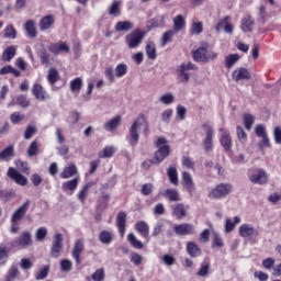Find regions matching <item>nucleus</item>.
I'll return each instance as SVG.
<instances>
[{"label": "nucleus", "instance_id": "f257e3e1", "mask_svg": "<svg viewBox=\"0 0 281 281\" xmlns=\"http://www.w3.org/2000/svg\"><path fill=\"white\" fill-rule=\"evenodd\" d=\"M142 126L144 127L145 135H148V125L146 124V116H144V114L138 115L128 128L126 142L130 146L135 147L139 144V132L142 131Z\"/></svg>", "mask_w": 281, "mask_h": 281}, {"label": "nucleus", "instance_id": "f03ea898", "mask_svg": "<svg viewBox=\"0 0 281 281\" xmlns=\"http://www.w3.org/2000/svg\"><path fill=\"white\" fill-rule=\"evenodd\" d=\"M193 60L195 63H211V60H216L218 54L214 50H210V44L204 43L201 47L193 50L192 53Z\"/></svg>", "mask_w": 281, "mask_h": 281}, {"label": "nucleus", "instance_id": "7ed1b4c3", "mask_svg": "<svg viewBox=\"0 0 281 281\" xmlns=\"http://www.w3.org/2000/svg\"><path fill=\"white\" fill-rule=\"evenodd\" d=\"M233 190L234 187L231 183H220L207 193V196L213 201H218L232 194Z\"/></svg>", "mask_w": 281, "mask_h": 281}, {"label": "nucleus", "instance_id": "20e7f679", "mask_svg": "<svg viewBox=\"0 0 281 281\" xmlns=\"http://www.w3.org/2000/svg\"><path fill=\"white\" fill-rule=\"evenodd\" d=\"M248 179L255 186H267L269 183V173L262 168H254L248 171Z\"/></svg>", "mask_w": 281, "mask_h": 281}, {"label": "nucleus", "instance_id": "39448f33", "mask_svg": "<svg viewBox=\"0 0 281 281\" xmlns=\"http://www.w3.org/2000/svg\"><path fill=\"white\" fill-rule=\"evenodd\" d=\"M156 146L158 150L154 155V164L159 165L170 155V146L168 145V140L164 137H159L156 140Z\"/></svg>", "mask_w": 281, "mask_h": 281}, {"label": "nucleus", "instance_id": "423d86ee", "mask_svg": "<svg viewBox=\"0 0 281 281\" xmlns=\"http://www.w3.org/2000/svg\"><path fill=\"white\" fill-rule=\"evenodd\" d=\"M144 36H146V33L140 29H136L125 36V43L130 49H137V46L142 45Z\"/></svg>", "mask_w": 281, "mask_h": 281}, {"label": "nucleus", "instance_id": "0eeeda50", "mask_svg": "<svg viewBox=\"0 0 281 281\" xmlns=\"http://www.w3.org/2000/svg\"><path fill=\"white\" fill-rule=\"evenodd\" d=\"M239 236L249 239L258 238L260 231L254 224L245 223L239 226Z\"/></svg>", "mask_w": 281, "mask_h": 281}, {"label": "nucleus", "instance_id": "6e6552de", "mask_svg": "<svg viewBox=\"0 0 281 281\" xmlns=\"http://www.w3.org/2000/svg\"><path fill=\"white\" fill-rule=\"evenodd\" d=\"M194 69H196V66L191 61L187 64H181L177 70L180 82H183V83L190 82V70L194 71Z\"/></svg>", "mask_w": 281, "mask_h": 281}, {"label": "nucleus", "instance_id": "1a4fd4ad", "mask_svg": "<svg viewBox=\"0 0 281 281\" xmlns=\"http://www.w3.org/2000/svg\"><path fill=\"white\" fill-rule=\"evenodd\" d=\"M30 200H26L22 205H20L11 215L10 223H21L25 215L27 214V210H30Z\"/></svg>", "mask_w": 281, "mask_h": 281}, {"label": "nucleus", "instance_id": "9d476101", "mask_svg": "<svg viewBox=\"0 0 281 281\" xmlns=\"http://www.w3.org/2000/svg\"><path fill=\"white\" fill-rule=\"evenodd\" d=\"M182 186L186 192H188V194H190L191 196H194V192H196V186L194 184L192 175H190V172L188 171L182 172Z\"/></svg>", "mask_w": 281, "mask_h": 281}, {"label": "nucleus", "instance_id": "9b49d317", "mask_svg": "<svg viewBox=\"0 0 281 281\" xmlns=\"http://www.w3.org/2000/svg\"><path fill=\"white\" fill-rule=\"evenodd\" d=\"M7 176L18 186H27V178L19 172L14 167H9Z\"/></svg>", "mask_w": 281, "mask_h": 281}, {"label": "nucleus", "instance_id": "f8f14e48", "mask_svg": "<svg viewBox=\"0 0 281 281\" xmlns=\"http://www.w3.org/2000/svg\"><path fill=\"white\" fill-rule=\"evenodd\" d=\"M12 247H18L19 249H25L32 245V234L30 232H24L19 238L12 241Z\"/></svg>", "mask_w": 281, "mask_h": 281}, {"label": "nucleus", "instance_id": "ddd939ff", "mask_svg": "<svg viewBox=\"0 0 281 281\" xmlns=\"http://www.w3.org/2000/svg\"><path fill=\"white\" fill-rule=\"evenodd\" d=\"M205 153H212L214 150V128L205 127V137L202 140Z\"/></svg>", "mask_w": 281, "mask_h": 281}, {"label": "nucleus", "instance_id": "4468645a", "mask_svg": "<svg viewBox=\"0 0 281 281\" xmlns=\"http://www.w3.org/2000/svg\"><path fill=\"white\" fill-rule=\"evenodd\" d=\"M50 254L53 258H58V256L63 254V234L60 233L55 234L53 246L50 248Z\"/></svg>", "mask_w": 281, "mask_h": 281}, {"label": "nucleus", "instance_id": "2eb2a0df", "mask_svg": "<svg viewBox=\"0 0 281 281\" xmlns=\"http://www.w3.org/2000/svg\"><path fill=\"white\" fill-rule=\"evenodd\" d=\"M231 18L229 15L224 16L215 26V32H221V30H224L225 34H234V25L229 23Z\"/></svg>", "mask_w": 281, "mask_h": 281}, {"label": "nucleus", "instance_id": "dca6fc26", "mask_svg": "<svg viewBox=\"0 0 281 281\" xmlns=\"http://www.w3.org/2000/svg\"><path fill=\"white\" fill-rule=\"evenodd\" d=\"M173 231L178 236H190V234H194V225L188 223L176 224Z\"/></svg>", "mask_w": 281, "mask_h": 281}, {"label": "nucleus", "instance_id": "f3484780", "mask_svg": "<svg viewBox=\"0 0 281 281\" xmlns=\"http://www.w3.org/2000/svg\"><path fill=\"white\" fill-rule=\"evenodd\" d=\"M171 214L178 221H182L188 216V211L186 210V205L183 203H177L171 205Z\"/></svg>", "mask_w": 281, "mask_h": 281}, {"label": "nucleus", "instance_id": "a211bd4d", "mask_svg": "<svg viewBox=\"0 0 281 281\" xmlns=\"http://www.w3.org/2000/svg\"><path fill=\"white\" fill-rule=\"evenodd\" d=\"M221 136H220V144L224 150L229 151L232 150V135H229V132L226 130L221 128Z\"/></svg>", "mask_w": 281, "mask_h": 281}, {"label": "nucleus", "instance_id": "6ab92c4d", "mask_svg": "<svg viewBox=\"0 0 281 281\" xmlns=\"http://www.w3.org/2000/svg\"><path fill=\"white\" fill-rule=\"evenodd\" d=\"M48 50L54 54L55 56H58V54H67L69 53V45H67V43L65 42H58L55 44H52L48 47Z\"/></svg>", "mask_w": 281, "mask_h": 281}, {"label": "nucleus", "instance_id": "aec40b11", "mask_svg": "<svg viewBox=\"0 0 281 281\" xmlns=\"http://www.w3.org/2000/svg\"><path fill=\"white\" fill-rule=\"evenodd\" d=\"M82 251H85V240L78 239L71 251V256L77 265H80V254H82Z\"/></svg>", "mask_w": 281, "mask_h": 281}, {"label": "nucleus", "instance_id": "412c9836", "mask_svg": "<svg viewBox=\"0 0 281 281\" xmlns=\"http://www.w3.org/2000/svg\"><path fill=\"white\" fill-rule=\"evenodd\" d=\"M122 124V116L117 115L112 117L110 121L104 123L103 128L108 131V133H113V131H117V127Z\"/></svg>", "mask_w": 281, "mask_h": 281}, {"label": "nucleus", "instance_id": "4be33fe9", "mask_svg": "<svg viewBox=\"0 0 281 281\" xmlns=\"http://www.w3.org/2000/svg\"><path fill=\"white\" fill-rule=\"evenodd\" d=\"M116 226L119 229V234L124 238V234H126V213L120 212L116 216Z\"/></svg>", "mask_w": 281, "mask_h": 281}, {"label": "nucleus", "instance_id": "5701e85b", "mask_svg": "<svg viewBox=\"0 0 281 281\" xmlns=\"http://www.w3.org/2000/svg\"><path fill=\"white\" fill-rule=\"evenodd\" d=\"M56 23V18L54 15L48 14L41 19L40 21V30L41 32H46V30H50L52 25Z\"/></svg>", "mask_w": 281, "mask_h": 281}, {"label": "nucleus", "instance_id": "b1692460", "mask_svg": "<svg viewBox=\"0 0 281 281\" xmlns=\"http://www.w3.org/2000/svg\"><path fill=\"white\" fill-rule=\"evenodd\" d=\"M32 93L40 102H45V100H47V92L45 91L43 86L38 83L33 85Z\"/></svg>", "mask_w": 281, "mask_h": 281}, {"label": "nucleus", "instance_id": "393cba45", "mask_svg": "<svg viewBox=\"0 0 281 281\" xmlns=\"http://www.w3.org/2000/svg\"><path fill=\"white\" fill-rule=\"evenodd\" d=\"M249 78H251V75L247 68H237L233 71V79H235L236 82H240V80H249Z\"/></svg>", "mask_w": 281, "mask_h": 281}, {"label": "nucleus", "instance_id": "a878e982", "mask_svg": "<svg viewBox=\"0 0 281 281\" xmlns=\"http://www.w3.org/2000/svg\"><path fill=\"white\" fill-rule=\"evenodd\" d=\"M108 14L109 16H120L122 14V1L114 0L109 7H108Z\"/></svg>", "mask_w": 281, "mask_h": 281}, {"label": "nucleus", "instance_id": "bb28decb", "mask_svg": "<svg viewBox=\"0 0 281 281\" xmlns=\"http://www.w3.org/2000/svg\"><path fill=\"white\" fill-rule=\"evenodd\" d=\"M135 229L143 236V238H148V235L150 234V226H148V223L144 221H139L135 224Z\"/></svg>", "mask_w": 281, "mask_h": 281}, {"label": "nucleus", "instance_id": "cd10ccee", "mask_svg": "<svg viewBox=\"0 0 281 281\" xmlns=\"http://www.w3.org/2000/svg\"><path fill=\"white\" fill-rule=\"evenodd\" d=\"M161 196L171 202L181 201V195H179V190L177 189H167L161 193Z\"/></svg>", "mask_w": 281, "mask_h": 281}, {"label": "nucleus", "instance_id": "c85d7f7f", "mask_svg": "<svg viewBox=\"0 0 281 281\" xmlns=\"http://www.w3.org/2000/svg\"><path fill=\"white\" fill-rule=\"evenodd\" d=\"M16 49L18 47L14 45L7 47L2 53V60L10 63L16 56Z\"/></svg>", "mask_w": 281, "mask_h": 281}, {"label": "nucleus", "instance_id": "c756f323", "mask_svg": "<svg viewBox=\"0 0 281 281\" xmlns=\"http://www.w3.org/2000/svg\"><path fill=\"white\" fill-rule=\"evenodd\" d=\"M24 29L27 33V36L30 38H36V36H38V33L36 32V22L29 20L25 24H24Z\"/></svg>", "mask_w": 281, "mask_h": 281}, {"label": "nucleus", "instance_id": "7c9ffc66", "mask_svg": "<svg viewBox=\"0 0 281 281\" xmlns=\"http://www.w3.org/2000/svg\"><path fill=\"white\" fill-rule=\"evenodd\" d=\"M145 52L147 54V58L149 60H156L157 59V46L154 42H147Z\"/></svg>", "mask_w": 281, "mask_h": 281}, {"label": "nucleus", "instance_id": "2f4dec72", "mask_svg": "<svg viewBox=\"0 0 281 281\" xmlns=\"http://www.w3.org/2000/svg\"><path fill=\"white\" fill-rule=\"evenodd\" d=\"M254 25H256L254 19L251 15H248L247 18L241 19L240 30L243 32H251L254 30Z\"/></svg>", "mask_w": 281, "mask_h": 281}, {"label": "nucleus", "instance_id": "473e14b6", "mask_svg": "<svg viewBox=\"0 0 281 281\" xmlns=\"http://www.w3.org/2000/svg\"><path fill=\"white\" fill-rule=\"evenodd\" d=\"M78 183H80L79 178L68 180V181L63 183L61 190H64V192H67V191L75 192V190H77V188H78Z\"/></svg>", "mask_w": 281, "mask_h": 281}, {"label": "nucleus", "instance_id": "72a5a7b5", "mask_svg": "<svg viewBox=\"0 0 281 281\" xmlns=\"http://www.w3.org/2000/svg\"><path fill=\"white\" fill-rule=\"evenodd\" d=\"M134 27L133 22L131 21H119L114 30L115 32H131V30Z\"/></svg>", "mask_w": 281, "mask_h": 281}, {"label": "nucleus", "instance_id": "f704fd0d", "mask_svg": "<svg viewBox=\"0 0 281 281\" xmlns=\"http://www.w3.org/2000/svg\"><path fill=\"white\" fill-rule=\"evenodd\" d=\"M166 19H168V15H158L151 20H149L148 25L149 27H164L166 25Z\"/></svg>", "mask_w": 281, "mask_h": 281}, {"label": "nucleus", "instance_id": "c9c22d12", "mask_svg": "<svg viewBox=\"0 0 281 281\" xmlns=\"http://www.w3.org/2000/svg\"><path fill=\"white\" fill-rule=\"evenodd\" d=\"M187 252L191 258H199V256H201V248H199L194 241H189L187 244Z\"/></svg>", "mask_w": 281, "mask_h": 281}, {"label": "nucleus", "instance_id": "e433bc0d", "mask_svg": "<svg viewBox=\"0 0 281 281\" xmlns=\"http://www.w3.org/2000/svg\"><path fill=\"white\" fill-rule=\"evenodd\" d=\"M76 172H78V168L76 167V165L71 164L68 167L64 168V171L60 173V178L61 179H71V177H74V175H76Z\"/></svg>", "mask_w": 281, "mask_h": 281}, {"label": "nucleus", "instance_id": "4c0bfd02", "mask_svg": "<svg viewBox=\"0 0 281 281\" xmlns=\"http://www.w3.org/2000/svg\"><path fill=\"white\" fill-rule=\"evenodd\" d=\"M93 186H95L94 182H88L87 184H85L79 193L77 194L78 196V201H80L81 203H85V199H87L88 194H89V188H93Z\"/></svg>", "mask_w": 281, "mask_h": 281}, {"label": "nucleus", "instance_id": "58836bf2", "mask_svg": "<svg viewBox=\"0 0 281 281\" xmlns=\"http://www.w3.org/2000/svg\"><path fill=\"white\" fill-rule=\"evenodd\" d=\"M238 223H240L239 216H235L234 221H232V218H226L225 220V233L231 234V232H234V229H235L236 225H238Z\"/></svg>", "mask_w": 281, "mask_h": 281}, {"label": "nucleus", "instance_id": "ea45409f", "mask_svg": "<svg viewBox=\"0 0 281 281\" xmlns=\"http://www.w3.org/2000/svg\"><path fill=\"white\" fill-rule=\"evenodd\" d=\"M12 157H14V146L12 145L0 151V161H10Z\"/></svg>", "mask_w": 281, "mask_h": 281}, {"label": "nucleus", "instance_id": "a19ab883", "mask_svg": "<svg viewBox=\"0 0 281 281\" xmlns=\"http://www.w3.org/2000/svg\"><path fill=\"white\" fill-rule=\"evenodd\" d=\"M167 175L172 186H179V172L177 171V167H169Z\"/></svg>", "mask_w": 281, "mask_h": 281}, {"label": "nucleus", "instance_id": "79ce46f5", "mask_svg": "<svg viewBox=\"0 0 281 281\" xmlns=\"http://www.w3.org/2000/svg\"><path fill=\"white\" fill-rule=\"evenodd\" d=\"M57 80H60V74L56 68H50L47 74V81L49 82V85H52V87H54Z\"/></svg>", "mask_w": 281, "mask_h": 281}, {"label": "nucleus", "instance_id": "37998d69", "mask_svg": "<svg viewBox=\"0 0 281 281\" xmlns=\"http://www.w3.org/2000/svg\"><path fill=\"white\" fill-rule=\"evenodd\" d=\"M99 240L103 245H111V243H113V233L109 231H102L99 234Z\"/></svg>", "mask_w": 281, "mask_h": 281}, {"label": "nucleus", "instance_id": "c03bdc74", "mask_svg": "<svg viewBox=\"0 0 281 281\" xmlns=\"http://www.w3.org/2000/svg\"><path fill=\"white\" fill-rule=\"evenodd\" d=\"M21 276V272L19 271V267L15 265L11 266V268L8 270L5 274V281H14L16 278Z\"/></svg>", "mask_w": 281, "mask_h": 281}, {"label": "nucleus", "instance_id": "a18cd8bd", "mask_svg": "<svg viewBox=\"0 0 281 281\" xmlns=\"http://www.w3.org/2000/svg\"><path fill=\"white\" fill-rule=\"evenodd\" d=\"M127 240L132 245V247H134V249H144V244L142 243V240L137 239V236H135V234L130 233L127 235Z\"/></svg>", "mask_w": 281, "mask_h": 281}, {"label": "nucleus", "instance_id": "49530a36", "mask_svg": "<svg viewBox=\"0 0 281 281\" xmlns=\"http://www.w3.org/2000/svg\"><path fill=\"white\" fill-rule=\"evenodd\" d=\"M8 74H12L13 76H15V78L21 77V70L12 67V66H4L0 69V76H5Z\"/></svg>", "mask_w": 281, "mask_h": 281}, {"label": "nucleus", "instance_id": "de8ad7c7", "mask_svg": "<svg viewBox=\"0 0 281 281\" xmlns=\"http://www.w3.org/2000/svg\"><path fill=\"white\" fill-rule=\"evenodd\" d=\"M4 38H9V41H14L16 38V29H14V25L9 24L4 29Z\"/></svg>", "mask_w": 281, "mask_h": 281}, {"label": "nucleus", "instance_id": "09e8293b", "mask_svg": "<svg viewBox=\"0 0 281 281\" xmlns=\"http://www.w3.org/2000/svg\"><path fill=\"white\" fill-rule=\"evenodd\" d=\"M240 60V56L238 54H231L225 57V67L226 69H232L234 64Z\"/></svg>", "mask_w": 281, "mask_h": 281}, {"label": "nucleus", "instance_id": "8fccbe9b", "mask_svg": "<svg viewBox=\"0 0 281 281\" xmlns=\"http://www.w3.org/2000/svg\"><path fill=\"white\" fill-rule=\"evenodd\" d=\"M115 77L116 78H124L126 74H128V66L126 64H119L115 67Z\"/></svg>", "mask_w": 281, "mask_h": 281}, {"label": "nucleus", "instance_id": "3c124183", "mask_svg": "<svg viewBox=\"0 0 281 281\" xmlns=\"http://www.w3.org/2000/svg\"><path fill=\"white\" fill-rule=\"evenodd\" d=\"M243 120L246 131H251L254 123L256 122V117L251 114H244Z\"/></svg>", "mask_w": 281, "mask_h": 281}, {"label": "nucleus", "instance_id": "603ef678", "mask_svg": "<svg viewBox=\"0 0 281 281\" xmlns=\"http://www.w3.org/2000/svg\"><path fill=\"white\" fill-rule=\"evenodd\" d=\"M60 271L64 273H69L74 269V262L69 259H61L59 262Z\"/></svg>", "mask_w": 281, "mask_h": 281}, {"label": "nucleus", "instance_id": "864d4df0", "mask_svg": "<svg viewBox=\"0 0 281 281\" xmlns=\"http://www.w3.org/2000/svg\"><path fill=\"white\" fill-rule=\"evenodd\" d=\"M82 89V78L78 77L70 81V91L78 93Z\"/></svg>", "mask_w": 281, "mask_h": 281}, {"label": "nucleus", "instance_id": "5fc2aeb1", "mask_svg": "<svg viewBox=\"0 0 281 281\" xmlns=\"http://www.w3.org/2000/svg\"><path fill=\"white\" fill-rule=\"evenodd\" d=\"M258 23L265 25L267 23V8L265 5H260L258 8V15H257Z\"/></svg>", "mask_w": 281, "mask_h": 281}, {"label": "nucleus", "instance_id": "6e6d98bb", "mask_svg": "<svg viewBox=\"0 0 281 281\" xmlns=\"http://www.w3.org/2000/svg\"><path fill=\"white\" fill-rule=\"evenodd\" d=\"M164 229H166V222L158 221L154 226L151 236L157 237L159 234H161V232H164Z\"/></svg>", "mask_w": 281, "mask_h": 281}, {"label": "nucleus", "instance_id": "4d7b16f0", "mask_svg": "<svg viewBox=\"0 0 281 281\" xmlns=\"http://www.w3.org/2000/svg\"><path fill=\"white\" fill-rule=\"evenodd\" d=\"M223 247H225V243H223V239L221 238V236H218V234L214 233V237L212 240V248L221 249Z\"/></svg>", "mask_w": 281, "mask_h": 281}, {"label": "nucleus", "instance_id": "13d9d810", "mask_svg": "<svg viewBox=\"0 0 281 281\" xmlns=\"http://www.w3.org/2000/svg\"><path fill=\"white\" fill-rule=\"evenodd\" d=\"M175 30L167 31L162 37H161V45L162 47H166L170 41H172V37L175 36Z\"/></svg>", "mask_w": 281, "mask_h": 281}, {"label": "nucleus", "instance_id": "bf43d9fd", "mask_svg": "<svg viewBox=\"0 0 281 281\" xmlns=\"http://www.w3.org/2000/svg\"><path fill=\"white\" fill-rule=\"evenodd\" d=\"M186 25V20H183L182 15H178L173 19V29L176 31L183 30Z\"/></svg>", "mask_w": 281, "mask_h": 281}, {"label": "nucleus", "instance_id": "052dcab7", "mask_svg": "<svg viewBox=\"0 0 281 281\" xmlns=\"http://www.w3.org/2000/svg\"><path fill=\"white\" fill-rule=\"evenodd\" d=\"M112 155H115V147L106 146L103 151L99 154V157H101V159H106Z\"/></svg>", "mask_w": 281, "mask_h": 281}, {"label": "nucleus", "instance_id": "680f3d73", "mask_svg": "<svg viewBox=\"0 0 281 281\" xmlns=\"http://www.w3.org/2000/svg\"><path fill=\"white\" fill-rule=\"evenodd\" d=\"M105 274H104V268L97 269L92 276L91 279L93 281H104Z\"/></svg>", "mask_w": 281, "mask_h": 281}, {"label": "nucleus", "instance_id": "e2e57ef3", "mask_svg": "<svg viewBox=\"0 0 281 281\" xmlns=\"http://www.w3.org/2000/svg\"><path fill=\"white\" fill-rule=\"evenodd\" d=\"M49 276V266H44L35 276V280H45Z\"/></svg>", "mask_w": 281, "mask_h": 281}, {"label": "nucleus", "instance_id": "0e129e2a", "mask_svg": "<svg viewBox=\"0 0 281 281\" xmlns=\"http://www.w3.org/2000/svg\"><path fill=\"white\" fill-rule=\"evenodd\" d=\"M38 153V140H33L27 149L29 157H35V155Z\"/></svg>", "mask_w": 281, "mask_h": 281}, {"label": "nucleus", "instance_id": "69168bd1", "mask_svg": "<svg viewBox=\"0 0 281 281\" xmlns=\"http://www.w3.org/2000/svg\"><path fill=\"white\" fill-rule=\"evenodd\" d=\"M158 100L161 104H172V102H175V95L172 93H166L159 97Z\"/></svg>", "mask_w": 281, "mask_h": 281}, {"label": "nucleus", "instance_id": "338daca9", "mask_svg": "<svg viewBox=\"0 0 281 281\" xmlns=\"http://www.w3.org/2000/svg\"><path fill=\"white\" fill-rule=\"evenodd\" d=\"M47 237V229L45 227L37 228L35 233V238L38 240V243H43L45 238Z\"/></svg>", "mask_w": 281, "mask_h": 281}, {"label": "nucleus", "instance_id": "774afa93", "mask_svg": "<svg viewBox=\"0 0 281 281\" xmlns=\"http://www.w3.org/2000/svg\"><path fill=\"white\" fill-rule=\"evenodd\" d=\"M236 132L240 144H245V142H247V133H245V130L240 126H237Z\"/></svg>", "mask_w": 281, "mask_h": 281}]
</instances>
